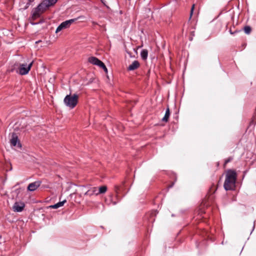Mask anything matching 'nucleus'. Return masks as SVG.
Returning <instances> with one entry per match:
<instances>
[{
    "label": "nucleus",
    "instance_id": "nucleus-1",
    "mask_svg": "<svg viewBox=\"0 0 256 256\" xmlns=\"http://www.w3.org/2000/svg\"><path fill=\"white\" fill-rule=\"evenodd\" d=\"M237 174L234 170H228L226 174L224 186L226 190H230L235 187Z\"/></svg>",
    "mask_w": 256,
    "mask_h": 256
},
{
    "label": "nucleus",
    "instance_id": "nucleus-20",
    "mask_svg": "<svg viewBox=\"0 0 256 256\" xmlns=\"http://www.w3.org/2000/svg\"><path fill=\"white\" fill-rule=\"evenodd\" d=\"M122 188L120 186L116 185L114 186V191L116 194H118Z\"/></svg>",
    "mask_w": 256,
    "mask_h": 256
},
{
    "label": "nucleus",
    "instance_id": "nucleus-4",
    "mask_svg": "<svg viewBox=\"0 0 256 256\" xmlns=\"http://www.w3.org/2000/svg\"><path fill=\"white\" fill-rule=\"evenodd\" d=\"M76 20V18L70 19L62 22L57 28L56 32L58 33L62 29L70 27V26Z\"/></svg>",
    "mask_w": 256,
    "mask_h": 256
},
{
    "label": "nucleus",
    "instance_id": "nucleus-10",
    "mask_svg": "<svg viewBox=\"0 0 256 256\" xmlns=\"http://www.w3.org/2000/svg\"><path fill=\"white\" fill-rule=\"evenodd\" d=\"M140 66V62L138 60H134L128 68V70H134L138 68Z\"/></svg>",
    "mask_w": 256,
    "mask_h": 256
},
{
    "label": "nucleus",
    "instance_id": "nucleus-15",
    "mask_svg": "<svg viewBox=\"0 0 256 256\" xmlns=\"http://www.w3.org/2000/svg\"><path fill=\"white\" fill-rule=\"evenodd\" d=\"M140 56L143 60H146L148 58V51L147 50H142L140 52Z\"/></svg>",
    "mask_w": 256,
    "mask_h": 256
},
{
    "label": "nucleus",
    "instance_id": "nucleus-5",
    "mask_svg": "<svg viewBox=\"0 0 256 256\" xmlns=\"http://www.w3.org/2000/svg\"><path fill=\"white\" fill-rule=\"evenodd\" d=\"M25 207V204L22 202H14L12 206V210L14 212H21Z\"/></svg>",
    "mask_w": 256,
    "mask_h": 256
},
{
    "label": "nucleus",
    "instance_id": "nucleus-11",
    "mask_svg": "<svg viewBox=\"0 0 256 256\" xmlns=\"http://www.w3.org/2000/svg\"><path fill=\"white\" fill-rule=\"evenodd\" d=\"M98 190L96 187H92L89 190H88L86 193L85 195L92 196V195H98Z\"/></svg>",
    "mask_w": 256,
    "mask_h": 256
},
{
    "label": "nucleus",
    "instance_id": "nucleus-13",
    "mask_svg": "<svg viewBox=\"0 0 256 256\" xmlns=\"http://www.w3.org/2000/svg\"><path fill=\"white\" fill-rule=\"evenodd\" d=\"M58 0H44V2L46 4V6H50L54 5Z\"/></svg>",
    "mask_w": 256,
    "mask_h": 256
},
{
    "label": "nucleus",
    "instance_id": "nucleus-7",
    "mask_svg": "<svg viewBox=\"0 0 256 256\" xmlns=\"http://www.w3.org/2000/svg\"><path fill=\"white\" fill-rule=\"evenodd\" d=\"M41 5H38L36 8L32 10V18L36 20V18L40 17L42 12L40 10V8Z\"/></svg>",
    "mask_w": 256,
    "mask_h": 256
},
{
    "label": "nucleus",
    "instance_id": "nucleus-25",
    "mask_svg": "<svg viewBox=\"0 0 256 256\" xmlns=\"http://www.w3.org/2000/svg\"><path fill=\"white\" fill-rule=\"evenodd\" d=\"M229 32H230V34H235L237 33L238 31L237 30H235L234 32H232V30H231V29H230V30H229Z\"/></svg>",
    "mask_w": 256,
    "mask_h": 256
},
{
    "label": "nucleus",
    "instance_id": "nucleus-8",
    "mask_svg": "<svg viewBox=\"0 0 256 256\" xmlns=\"http://www.w3.org/2000/svg\"><path fill=\"white\" fill-rule=\"evenodd\" d=\"M41 184V182L36 181L30 184L28 186V190L30 192H33L36 190Z\"/></svg>",
    "mask_w": 256,
    "mask_h": 256
},
{
    "label": "nucleus",
    "instance_id": "nucleus-23",
    "mask_svg": "<svg viewBox=\"0 0 256 256\" xmlns=\"http://www.w3.org/2000/svg\"><path fill=\"white\" fill-rule=\"evenodd\" d=\"M232 160V157H229L227 159H226L224 161V166H226V164L230 162H231Z\"/></svg>",
    "mask_w": 256,
    "mask_h": 256
},
{
    "label": "nucleus",
    "instance_id": "nucleus-18",
    "mask_svg": "<svg viewBox=\"0 0 256 256\" xmlns=\"http://www.w3.org/2000/svg\"><path fill=\"white\" fill-rule=\"evenodd\" d=\"M244 30L246 34H249L252 32V28L249 26H246L244 28Z\"/></svg>",
    "mask_w": 256,
    "mask_h": 256
},
{
    "label": "nucleus",
    "instance_id": "nucleus-16",
    "mask_svg": "<svg viewBox=\"0 0 256 256\" xmlns=\"http://www.w3.org/2000/svg\"><path fill=\"white\" fill-rule=\"evenodd\" d=\"M107 186H102L98 188V194H104L107 190Z\"/></svg>",
    "mask_w": 256,
    "mask_h": 256
},
{
    "label": "nucleus",
    "instance_id": "nucleus-19",
    "mask_svg": "<svg viewBox=\"0 0 256 256\" xmlns=\"http://www.w3.org/2000/svg\"><path fill=\"white\" fill-rule=\"evenodd\" d=\"M256 123V112L254 113L252 119L250 123V126L254 125V126Z\"/></svg>",
    "mask_w": 256,
    "mask_h": 256
},
{
    "label": "nucleus",
    "instance_id": "nucleus-26",
    "mask_svg": "<svg viewBox=\"0 0 256 256\" xmlns=\"http://www.w3.org/2000/svg\"><path fill=\"white\" fill-rule=\"evenodd\" d=\"M100 67L102 68L106 72H108V69L105 65L104 66H102L100 65Z\"/></svg>",
    "mask_w": 256,
    "mask_h": 256
},
{
    "label": "nucleus",
    "instance_id": "nucleus-9",
    "mask_svg": "<svg viewBox=\"0 0 256 256\" xmlns=\"http://www.w3.org/2000/svg\"><path fill=\"white\" fill-rule=\"evenodd\" d=\"M17 143L18 144V146L21 147V144L18 141V136L16 134L14 133H13L12 134V138L10 140V144L12 146H16L17 144Z\"/></svg>",
    "mask_w": 256,
    "mask_h": 256
},
{
    "label": "nucleus",
    "instance_id": "nucleus-12",
    "mask_svg": "<svg viewBox=\"0 0 256 256\" xmlns=\"http://www.w3.org/2000/svg\"><path fill=\"white\" fill-rule=\"evenodd\" d=\"M66 202V200H62V202H60L54 205L50 206V207L52 208H58L60 206H62Z\"/></svg>",
    "mask_w": 256,
    "mask_h": 256
},
{
    "label": "nucleus",
    "instance_id": "nucleus-27",
    "mask_svg": "<svg viewBox=\"0 0 256 256\" xmlns=\"http://www.w3.org/2000/svg\"><path fill=\"white\" fill-rule=\"evenodd\" d=\"M100 2L104 4V5H106V1L104 0H100Z\"/></svg>",
    "mask_w": 256,
    "mask_h": 256
},
{
    "label": "nucleus",
    "instance_id": "nucleus-3",
    "mask_svg": "<svg viewBox=\"0 0 256 256\" xmlns=\"http://www.w3.org/2000/svg\"><path fill=\"white\" fill-rule=\"evenodd\" d=\"M33 62H30L28 65L26 64H22L18 65V64H14V66H18V73L21 75L27 74L30 70L32 65Z\"/></svg>",
    "mask_w": 256,
    "mask_h": 256
},
{
    "label": "nucleus",
    "instance_id": "nucleus-28",
    "mask_svg": "<svg viewBox=\"0 0 256 256\" xmlns=\"http://www.w3.org/2000/svg\"><path fill=\"white\" fill-rule=\"evenodd\" d=\"M113 204H116V202H114L113 203Z\"/></svg>",
    "mask_w": 256,
    "mask_h": 256
},
{
    "label": "nucleus",
    "instance_id": "nucleus-21",
    "mask_svg": "<svg viewBox=\"0 0 256 256\" xmlns=\"http://www.w3.org/2000/svg\"><path fill=\"white\" fill-rule=\"evenodd\" d=\"M23 190H24V189H22V188H18L15 190L14 192L16 194V196H18V194L20 193V192Z\"/></svg>",
    "mask_w": 256,
    "mask_h": 256
},
{
    "label": "nucleus",
    "instance_id": "nucleus-2",
    "mask_svg": "<svg viewBox=\"0 0 256 256\" xmlns=\"http://www.w3.org/2000/svg\"><path fill=\"white\" fill-rule=\"evenodd\" d=\"M78 96L76 94L73 95L68 94L66 95L64 100V102L65 105L70 108H74L78 102Z\"/></svg>",
    "mask_w": 256,
    "mask_h": 256
},
{
    "label": "nucleus",
    "instance_id": "nucleus-14",
    "mask_svg": "<svg viewBox=\"0 0 256 256\" xmlns=\"http://www.w3.org/2000/svg\"><path fill=\"white\" fill-rule=\"evenodd\" d=\"M170 115V111L168 108H166L164 117L162 119V121L168 122Z\"/></svg>",
    "mask_w": 256,
    "mask_h": 256
},
{
    "label": "nucleus",
    "instance_id": "nucleus-6",
    "mask_svg": "<svg viewBox=\"0 0 256 256\" xmlns=\"http://www.w3.org/2000/svg\"><path fill=\"white\" fill-rule=\"evenodd\" d=\"M88 61L90 64L100 66L101 65L102 66H104V64L101 60H98L97 58L94 56H91L88 58Z\"/></svg>",
    "mask_w": 256,
    "mask_h": 256
},
{
    "label": "nucleus",
    "instance_id": "nucleus-24",
    "mask_svg": "<svg viewBox=\"0 0 256 256\" xmlns=\"http://www.w3.org/2000/svg\"><path fill=\"white\" fill-rule=\"evenodd\" d=\"M33 1L34 0H28V2L25 6L24 9L28 8Z\"/></svg>",
    "mask_w": 256,
    "mask_h": 256
},
{
    "label": "nucleus",
    "instance_id": "nucleus-22",
    "mask_svg": "<svg viewBox=\"0 0 256 256\" xmlns=\"http://www.w3.org/2000/svg\"><path fill=\"white\" fill-rule=\"evenodd\" d=\"M194 4H193L192 6V8H191V10H190V18H189V20H190L191 18H192V14H193V12H194Z\"/></svg>",
    "mask_w": 256,
    "mask_h": 256
},
{
    "label": "nucleus",
    "instance_id": "nucleus-17",
    "mask_svg": "<svg viewBox=\"0 0 256 256\" xmlns=\"http://www.w3.org/2000/svg\"><path fill=\"white\" fill-rule=\"evenodd\" d=\"M38 5H41V6L40 8V10L43 13L46 9L48 8V6H46V4L42 1L40 4Z\"/></svg>",
    "mask_w": 256,
    "mask_h": 256
}]
</instances>
